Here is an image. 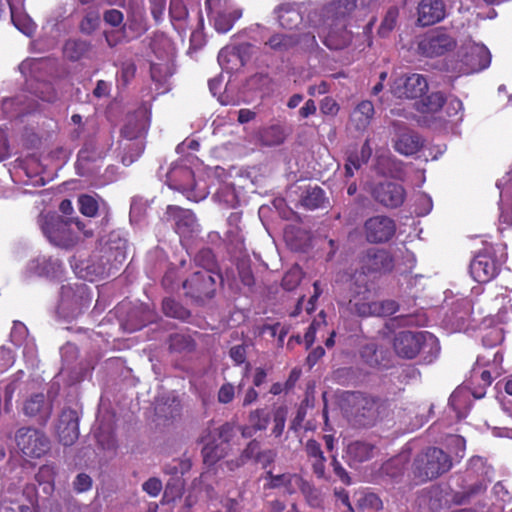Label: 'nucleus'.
Here are the masks:
<instances>
[{
	"label": "nucleus",
	"mask_w": 512,
	"mask_h": 512,
	"mask_svg": "<svg viewBox=\"0 0 512 512\" xmlns=\"http://www.w3.org/2000/svg\"><path fill=\"white\" fill-rule=\"evenodd\" d=\"M73 226L84 237L90 238L93 236V230L88 227L89 223L84 222L77 216L67 219L62 217L52 218L42 225V231L54 245L69 248L76 245L80 240L78 233L73 230Z\"/></svg>",
	"instance_id": "1"
},
{
	"label": "nucleus",
	"mask_w": 512,
	"mask_h": 512,
	"mask_svg": "<svg viewBox=\"0 0 512 512\" xmlns=\"http://www.w3.org/2000/svg\"><path fill=\"white\" fill-rule=\"evenodd\" d=\"M148 126L149 117L146 109L140 108L127 115L126 122L121 130V136L129 142H134L123 145L122 162L124 165L132 164L143 152L144 142L142 138L147 132Z\"/></svg>",
	"instance_id": "2"
},
{
	"label": "nucleus",
	"mask_w": 512,
	"mask_h": 512,
	"mask_svg": "<svg viewBox=\"0 0 512 512\" xmlns=\"http://www.w3.org/2000/svg\"><path fill=\"white\" fill-rule=\"evenodd\" d=\"M452 468L449 454L437 447H427L416 454L412 473L420 482L436 479Z\"/></svg>",
	"instance_id": "3"
},
{
	"label": "nucleus",
	"mask_w": 512,
	"mask_h": 512,
	"mask_svg": "<svg viewBox=\"0 0 512 512\" xmlns=\"http://www.w3.org/2000/svg\"><path fill=\"white\" fill-rule=\"evenodd\" d=\"M356 6L355 0H339L329 7V12L334 15L324 38V44L329 49L339 50L350 44L352 33L347 30L346 18L355 10Z\"/></svg>",
	"instance_id": "4"
},
{
	"label": "nucleus",
	"mask_w": 512,
	"mask_h": 512,
	"mask_svg": "<svg viewBox=\"0 0 512 512\" xmlns=\"http://www.w3.org/2000/svg\"><path fill=\"white\" fill-rule=\"evenodd\" d=\"M349 402L354 409L352 412L354 424L360 427H372L388 417L391 412L387 401L360 393L352 394Z\"/></svg>",
	"instance_id": "5"
},
{
	"label": "nucleus",
	"mask_w": 512,
	"mask_h": 512,
	"mask_svg": "<svg viewBox=\"0 0 512 512\" xmlns=\"http://www.w3.org/2000/svg\"><path fill=\"white\" fill-rule=\"evenodd\" d=\"M394 350L402 358L412 359L420 352L437 355V338L429 332L401 331L394 338Z\"/></svg>",
	"instance_id": "6"
},
{
	"label": "nucleus",
	"mask_w": 512,
	"mask_h": 512,
	"mask_svg": "<svg viewBox=\"0 0 512 512\" xmlns=\"http://www.w3.org/2000/svg\"><path fill=\"white\" fill-rule=\"evenodd\" d=\"M458 60L452 63L451 71L457 75H469L486 69L491 62V54L482 44H469L458 53Z\"/></svg>",
	"instance_id": "7"
},
{
	"label": "nucleus",
	"mask_w": 512,
	"mask_h": 512,
	"mask_svg": "<svg viewBox=\"0 0 512 512\" xmlns=\"http://www.w3.org/2000/svg\"><path fill=\"white\" fill-rule=\"evenodd\" d=\"M222 277L218 272L210 270H198L193 272L182 284L185 295L196 302H204L211 299Z\"/></svg>",
	"instance_id": "8"
},
{
	"label": "nucleus",
	"mask_w": 512,
	"mask_h": 512,
	"mask_svg": "<svg viewBox=\"0 0 512 512\" xmlns=\"http://www.w3.org/2000/svg\"><path fill=\"white\" fill-rule=\"evenodd\" d=\"M16 445L28 457L39 458L50 449L48 437L38 429L22 427L15 434Z\"/></svg>",
	"instance_id": "9"
},
{
	"label": "nucleus",
	"mask_w": 512,
	"mask_h": 512,
	"mask_svg": "<svg viewBox=\"0 0 512 512\" xmlns=\"http://www.w3.org/2000/svg\"><path fill=\"white\" fill-rule=\"evenodd\" d=\"M428 91L426 78L418 73L398 76L391 86V92L398 98L416 99Z\"/></svg>",
	"instance_id": "10"
},
{
	"label": "nucleus",
	"mask_w": 512,
	"mask_h": 512,
	"mask_svg": "<svg viewBox=\"0 0 512 512\" xmlns=\"http://www.w3.org/2000/svg\"><path fill=\"white\" fill-rule=\"evenodd\" d=\"M166 183L170 188L186 193L189 200L197 201L196 195L192 194L197 183L190 167L181 164L173 165L166 173Z\"/></svg>",
	"instance_id": "11"
},
{
	"label": "nucleus",
	"mask_w": 512,
	"mask_h": 512,
	"mask_svg": "<svg viewBox=\"0 0 512 512\" xmlns=\"http://www.w3.org/2000/svg\"><path fill=\"white\" fill-rule=\"evenodd\" d=\"M265 479L268 480L265 487L269 489L283 488L288 494H294L300 490L304 496L314 492L312 486L302 477L295 473H283L274 475L271 471L266 473Z\"/></svg>",
	"instance_id": "12"
},
{
	"label": "nucleus",
	"mask_w": 512,
	"mask_h": 512,
	"mask_svg": "<svg viewBox=\"0 0 512 512\" xmlns=\"http://www.w3.org/2000/svg\"><path fill=\"white\" fill-rule=\"evenodd\" d=\"M366 240L370 243H383L390 240L396 232L393 219L378 215L366 220L364 224Z\"/></svg>",
	"instance_id": "13"
},
{
	"label": "nucleus",
	"mask_w": 512,
	"mask_h": 512,
	"mask_svg": "<svg viewBox=\"0 0 512 512\" xmlns=\"http://www.w3.org/2000/svg\"><path fill=\"white\" fill-rule=\"evenodd\" d=\"M165 218L174 222L175 230L181 237H191L199 231V224L194 213L176 205H168Z\"/></svg>",
	"instance_id": "14"
},
{
	"label": "nucleus",
	"mask_w": 512,
	"mask_h": 512,
	"mask_svg": "<svg viewBox=\"0 0 512 512\" xmlns=\"http://www.w3.org/2000/svg\"><path fill=\"white\" fill-rule=\"evenodd\" d=\"M363 273H389L394 268V259L385 249L370 248L361 257Z\"/></svg>",
	"instance_id": "15"
},
{
	"label": "nucleus",
	"mask_w": 512,
	"mask_h": 512,
	"mask_svg": "<svg viewBox=\"0 0 512 512\" xmlns=\"http://www.w3.org/2000/svg\"><path fill=\"white\" fill-rule=\"evenodd\" d=\"M372 196L377 202L387 208H397L403 204L406 192L401 184L385 181L373 188Z\"/></svg>",
	"instance_id": "16"
},
{
	"label": "nucleus",
	"mask_w": 512,
	"mask_h": 512,
	"mask_svg": "<svg viewBox=\"0 0 512 512\" xmlns=\"http://www.w3.org/2000/svg\"><path fill=\"white\" fill-rule=\"evenodd\" d=\"M57 435L64 446H71L78 439L79 417L75 410L63 409L57 424Z\"/></svg>",
	"instance_id": "17"
},
{
	"label": "nucleus",
	"mask_w": 512,
	"mask_h": 512,
	"mask_svg": "<svg viewBox=\"0 0 512 512\" xmlns=\"http://www.w3.org/2000/svg\"><path fill=\"white\" fill-rule=\"evenodd\" d=\"M499 271L497 261L487 253H480L470 263V273L473 279L479 283L492 280Z\"/></svg>",
	"instance_id": "18"
},
{
	"label": "nucleus",
	"mask_w": 512,
	"mask_h": 512,
	"mask_svg": "<svg viewBox=\"0 0 512 512\" xmlns=\"http://www.w3.org/2000/svg\"><path fill=\"white\" fill-rule=\"evenodd\" d=\"M454 47V39L445 32L433 33L419 43V49L428 57L440 56Z\"/></svg>",
	"instance_id": "19"
},
{
	"label": "nucleus",
	"mask_w": 512,
	"mask_h": 512,
	"mask_svg": "<svg viewBox=\"0 0 512 512\" xmlns=\"http://www.w3.org/2000/svg\"><path fill=\"white\" fill-rule=\"evenodd\" d=\"M445 15L446 5L443 0H421L418 4L417 22L423 27L440 22Z\"/></svg>",
	"instance_id": "20"
},
{
	"label": "nucleus",
	"mask_w": 512,
	"mask_h": 512,
	"mask_svg": "<svg viewBox=\"0 0 512 512\" xmlns=\"http://www.w3.org/2000/svg\"><path fill=\"white\" fill-rule=\"evenodd\" d=\"M396 129L394 148L403 155H412L422 147L421 137L414 131L401 128L398 122L393 124Z\"/></svg>",
	"instance_id": "21"
},
{
	"label": "nucleus",
	"mask_w": 512,
	"mask_h": 512,
	"mask_svg": "<svg viewBox=\"0 0 512 512\" xmlns=\"http://www.w3.org/2000/svg\"><path fill=\"white\" fill-rule=\"evenodd\" d=\"M52 402L42 393L34 394L28 398L23 407L25 415L37 417L40 424H46L52 414Z\"/></svg>",
	"instance_id": "22"
},
{
	"label": "nucleus",
	"mask_w": 512,
	"mask_h": 512,
	"mask_svg": "<svg viewBox=\"0 0 512 512\" xmlns=\"http://www.w3.org/2000/svg\"><path fill=\"white\" fill-rule=\"evenodd\" d=\"M114 257L106 260L103 257V250L100 255H94L86 266L87 277L90 281L94 278H105L114 275L122 264H115Z\"/></svg>",
	"instance_id": "23"
},
{
	"label": "nucleus",
	"mask_w": 512,
	"mask_h": 512,
	"mask_svg": "<svg viewBox=\"0 0 512 512\" xmlns=\"http://www.w3.org/2000/svg\"><path fill=\"white\" fill-rule=\"evenodd\" d=\"M78 209L80 213L86 217L94 218L99 215L100 212L105 214L103 220H107L108 216V205L97 194H80L77 198Z\"/></svg>",
	"instance_id": "24"
},
{
	"label": "nucleus",
	"mask_w": 512,
	"mask_h": 512,
	"mask_svg": "<svg viewBox=\"0 0 512 512\" xmlns=\"http://www.w3.org/2000/svg\"><path fill=\"white\" fill-rule=\"evenodd\" d=\"M127 240L119 232L113 231L103 248V257L111 260L114 257L115 264H123L127 258Z\"/></svg>",
	"instance_id": "25"
},
{
	"label": "nucleus",
	"mask_w": 512,
	"mask_h": 512,
	"mask_svg": "<svg viewBox=\"0 0 512 512\" xmlns=\"http://www.w3.org/2000/svg\"><path fill=\"white\" fill-rule=\"evenodd\" d=\"M86 286L80 285L77 287V294L73 292V289L69 286H63L61 289V308H71V314L73 316L81 312L82 307L86 304L87 299L84 298Z\"/></svg>",
	"instance_id": "26"
},
{
	"label": "nucleus",
	"mask_w": 512,
	"mask_h": 512,
	"mask_svg": "<svg viewBox=\"0 0 512 512\" xmlns=\"http://www.w3.org/2000/svg\"><path fill=\"white\" fill-rule=\"evenodd\" d=\"M462 490L454 492L451 501L455 505L469 504L474 498L485 493L487 483L485 479H478L476 482L468 486L461 485Z\"/></svg>",
	"instance_id": "27"
},
{
	"label": "nucleus",
	"mask_w": 512,
	"mask_h": 512,
	"mask_svg": "<svg viewBox=\"0 0 512 512\" xmlns=\"http://www.w3.org/2000/svg\"><path fill=\"white\" fill-rule=\"evenodd\" d=\"M374 112L372 102L368 100L360 102L351 113V125L358 131H364L370 125Z\"/></svg>",
	"instance_id": "28"
},
{
	"label": "nucleus",
	"mask_w": 512,
	"mask_h": 512,
	"mask_svg": "<svg viewBox=\"0 0 512 512\" xmlns=\"http://www.w3.org/2000/svg\"><path fill=\"white\" fill-rule=\"evenodd\" d=\"M300 42L299 35L296 33L284 34L277 33L272 35L266 42L270 49L278 53L287 52L295 48Z\"/></svg>",
	"instance_id": "29"
},
{
	"label": "nucleus",
	"mask_w": 512,
	"mask_h": 512,
	"mask_svg": "<svg viewBox=\"0 0 512 512\" xmlns=\"http://www.w3.org/2000/svg\"><path fill=\"white\" fill-rule=\"evenodd\" d=\"M277 19L279 24L286 29H293L298 27L302 22V16L300 12L290 4L281 5L277 11Z\"/></svg>",
	"instance_id": "30"
},
{
	"label": "nucleus",
	"mask_w": 512,
	"mask_h": 512,
	"mask_svg": "<svg viewBox=\"0 0 512 512\" xmlns=\"http://www.w3.org/2000/svg\"><path fill=\"white\" fill-rule=\"evenodd\" d=\"M91 43L83 39H69L63 47L64 56L71 61H78L90 51Z\"/></svg>",
	"instance_id": "31"
},
{
	"label": "nucleus",
	"mask_w": 512,
	"mask_h": 512,
	"mask_svg": "<svg viewBox=\"0 0 512 512\" xmlns=\"http://www.w3.org/2000/svg\"><path fill=\"white\" fill-rule=\"evenodd\" d=\"M168 347L171 353H190L195 349V342L190 335L173 333L168 338Z\"/></svg>",
	"instance_id": "32"
},
{
	"label": "nucleus",
	"mask_w": 512,
	"mask_h": 512,
	"mask_svg": "<svg viewBox=\"0 0 512 512\" xmlns=\"http://www.w3.org/2000/svg\"><path fill=\"white\" fill-rule=\"evenodd\" d=\"M241 16L242 12L238 9L218 12L214 18V27L218 32L226 33Z\"/></svg>",
	"instance_id": "33"
},
{
	"label": "nucleus",
	"mask_w": 512,
	"mask_h": 512,
	"mask_svg": "<svg viewBox=\"0 0 512 512\" xmlns=\"http://www.w3.org/2000/svg\"><path fill=\"white\" fill-rule=\"evenodd\" d=\"M373 446L367 442L354 441L347 447V455L350 460L355 462H364L371 458Z\"/></svg>",
	"instance_id": "34"
},
{
	"label": "nucleus",
	"mask_w": 512,
	"mask_h": 512,
	"mask_svg": "<svg viewBox=\"0 0 512 512\" xmlns=\"http://www.w3.org/2000/svg\"><path fill=\"white\" fill-rule=\"evenodd\" d=\"M324 202V191L318 186L308 187L301 196L302 206L310 210L322 207Z\"/></svg>",
	"instance_id": "35"
},
{
	"label": "nucleus",
	"mask_w": 512,
	"mask_h": 512,
	"mask_svg": "<svg viewBox=\"0 0 512 512\" xmlns=\"http://www.w3.org/2000/svg\"><path fill=\"white\" fill-rule=\"evenodd\" d=\"M58 266L57 261H52L44 257L36 258L27 264V272L30 275L48 276L51 270H54Z\"/></svg>",
	"instance_id": "36"
},
{
	"label": "nucleus",
	"mask_w": 512,
	"mask_h": 512,
	"mask_svg": "<svg viewBox=\"0 0 512 512\" xmlns=\"http://www.w3.org/2000/svg\"><path fill=\"white\" fill-rule=\"evenodd\" d=\"M444 103V95L441 92H433L421 100L417 109L422 113H434L439 111Z\"/></svg>",
	"instance_id": "37"
},
{
	"label": "nucleus",
	"mask_w": 512,
	"mask_h": 512,
	"mask_svg": "<svg viewBox=\"0 0 512 512\" xmlns=\"http://www.w3.org/2000/svg\"><path fill=\"white\" fill-rule=\"evenodd\" d=\"M162 310L166 316L179 320H186L190 317V311L171 298L163 300Z\"/></svg>",
	"instance_id": "38"
},
{
	"label": "nucleus",
	"mask_w": 512,
	"mask_h": 512,
	"mask_svg": "<svg viewBox=\"0 0 512 512\" xmlns=\"http://www.w3.org/2000/svg\"><path fill=\"white\" fill-rule=\"evenodd\" d=\"M194 263L196 266L202 268L201 270L217 272L215 256L210 248L200 249L194 256Z\"/></svg>",
	"instance_id": "39"
},
{
	"label": "nucleus",
	"mask_w": 512,
	"mask_h": 512,
	"mask_svg": "<svg viewBox=\"0 0 512 512\" xmlns=\"http://www.w3.org/2000/svg\"><path fill=\"white\" fill-rule=\"evenodd\" d=\"M405 470V458L403 456H398L393 459H390L382 466V471L387 476L396 479L403 475Z\"/></svg>",
	"instance_id": "40"
},
{
	"label": "nucleus",
	"mask_w": 512,
	"mask_h": 512,
	"mask_svg": "<svg viewBox=\"0 0 512 512\" xmlns=\"http://www.w3.org/2000/svg\"><path fill=\"white\" fill-rule=\"evenodd\" d=\"M184 490V480L182 477H171L166 483L164 498L167 501L180 498Z\"/></svg>",
	"instance_id": "41"
},
{
	"label": "nucleus",
	"mask_w": 512,
	"mask_h": 512,
	"mask_svg": "<svg viewBox=\"0 0 512 512\" xmlns=\"http://www.w3.org/2000/svg\"><path fill=\"white\" fill-rule=\"evenodd\" d=\"M232 54H236L231 46L224 47L220 50L218 54V62L222 66V68L226 70H234L242 67L240 61L237 58H234Z\"/></svg>",
	"instance_id": "42"
},
{
	"label": "nucleus",
	"mask_w": 512,
	"mask_h": 512,
	"mask_svg": "<svg viewBox=\"0 0 512 512\" xmlns=\"http://www.w3.org/2000/svg\"><path fill=\"white\" fill-rule=\"evenodd\" d=\"M361 358L370 367H377L380 365L382 356L378 352L377 346L374 343H368L361 348Z\"/></svg>",
	"instance_id": "43"
},
{
	"label": "nucleus",
	"mask_w": 512,
	"mask_h": 512,
	"mask_svg": "<svg viewBox=\"0 0 512 512\" xmlns=\"http://www.w3.org/2000/svg\"><path fill=\"white\" fill-rule=\"evenodd\" d=\"M489 473V467L485 465V461L483 458L479 456H474L469 460V466L467 470V478L470 480L474 474L481 477V479H485V477Z\"/></svg>",
	"instance_id": "44"
},
{
	"label": "nucleus",
	"mask_w": 512,
	"mask_h": 512,
	"mask_svg": "<svg viewBox=\"0 0 512 512\" xmlns=\"http://www.w3.org/2000/svg\"><path fill=\"white\" fill-rule=\"evenodd\" d=\"M284 138V133L279 126H271L263 132L261 140L266 146H276L283 143Z\"/></svg>",
	"instance_id": "45"
},
{
	"label": "nucleus",
	"mask_w": 512,
	"mask_h": 512,
	"mask_svg": "<svg viewBox=\"0 0 512 512\" xmlns=\"http://www.w3.org/2000/svg\"><path fill=\"white\" fill-rule=\"evenodd\" d=\"M357 504L362 509L381 510L383 502L375 493H363L357 498Z\"/></svg>",
	"instance_id": "46"
},
{
	"label": "nucleus",
	"mask_w": 512,
	"mask_h": 512,
	"mask_svg": "<svg viewBox=\"0 0 512 512\" xmlns=\"http://www.w3.org/2000/svg\"><path fill=\"white\" fill-rule=\"evenodd\" d=\"M269 421L270 416L264 409H255L249 414V423L258 431L265 430Z\"/></svg>",
	"instance_id": "47"
},
{
	"label": "nucleus",
	"mask_w": 512,
	"mask_h": 512,
	"mask_svg": "<svg viewBox=\"0 0 512 512\" xmlns=\"http://www.w3.org/2000/svg\"><path fill=\"white\" fill-rule=\"evenodd\" d=\"M151 78L155 82H165L168 77L173 74V71L168 63L151 64L150 67Z\"/></svg>",
	"instance_id": "48"
},
{
	"label": "nucleus",
	"mask_w": 512,
	"mask_h": 512,
	"mask_svg": "<svg viewBox=\"0 0 512 512\" xmlns=\"http://www.w3.org/2000/svg\"><path fill=\"white\" fill-rule=\"evenodd\" d=\"M261 450L260 443L257 440H252L248 443L246 448L242 451L239 459L238 466L244 465L249 460L256 461L258 454Z\"/></svg>",
	"instance_id": "49"
},
{
	"label": "nucleus",
	"mask_w": 512,
	"mask_h": 512,
	"mask_svg": "<svg viewBox=\"0 0 512 512\" xmlns=\"http://www.w3.org/2000/svg\"><path fill=\"white\" fill-rule=\"evenodd\" d=\"M398 305L393 300L374 301V316H389L394 314Z\"/></svg>",
	"instance_id": "50"
},
{
	"label": "nucleus",
	"mask_w": 512,
	"mask_h": 512,
	"mask_svg": "<svg viewBox=\"0 0 512 512\" xmlns=\"http://www.w3.org/2000/svg\"><path fill=\"white\" fill-rule=\"evenodd\" d=\"M301 281V272L293 269L287 272L282 279V286L287 291L294 290Z\"/></svg>",
	"instance_id": "51"
},
{
	"label": "nucleus",
	"mask_w": 512,
	"mask_h": 512,
	"mask_svg": "<svg viewBox=\"0 0 512 512\" xmlns=\"http://www.w3.org/2000/svg\"><path fill=\"white\" fill-rule=\"evenodd\" d=\"M99 25V16L96 13H87L80 23V30L85 34H91Z\"/></svg>",
	"instance_id": "52"
},
{
	"label": "nucleus",
	"mask_w": 512,
	"mask_h": 512,
	"mask_svg": "<svg viewBox=\"0 0 512 512\" xmlns=\"http://www.w3.org/2000/svg\"><path fill=\"white\" fill-rule=\"evenodd\" d=\"M236 54H232L234 58L239 59L240 64L244 66L250 59L252 54V45L249 43H242L237 46H231Z\"/></svg>",
	"instance_id": "53"
},
{
	"label": "nucleus",
	"mask_w": 512,
	"mask_h": 512,
	"mask_svg": "<svg viewBox=\"0 0 512 512\" xmlns=\"http://www.w3.org/2000/svg\"><path fill=\"white\" fill-rule=\"evenodd\" d=\"M142 489L151 497H157L163 489L162 481L157 477H151L142 484Z\"/></svg>",
	"instance_id": "54"
},
{
	"label": "nucleus",
	"mask_w": 512,
	"mask_h": 512,
	"mask_svg": "<svg viewBox=\"0 0 512 512\" xmlns=\"http://www.w3.org/2000/svg\"><path fill=\"white\" fill-rule=\"evenodd\" d=\"M235 387L233 384L227 382L224 383L218 391L217 399L221 404L231 403L235 397Z\"/></svg>",
	"instance_id": "55"
},
{
	"label": "nucleus",
	"mask_w": 512,
	"mask_h": 512,
	"mask_svg": "<svg viewBox=\"0 0 512 512\" xmlns=\"http://www.w3.org/2000/svg\"><path fill=\"white\" fill-rule=\"evenodd\" d=\"M103 20L112 27H118L123 23L124 16L118 9H109L104 12Z\"/></svg>",
	"instance_id": "56"
},
{
	"label": "nucleus",
	"mask_w": 512,
	"mask_h": 512,
	"mask_svg": "<svg viewBox=\"0 0 512 512\" xmlns=\"http://www.w3.org/2000/svg\"><path fill=\"white\" fill-rule=\"evenodd\" d=\"M396 18H397V11L396 10H389L381 23V26L379 28V33L382 35H385L386 33H389L396 24Z\"/></svg>",
	"instance_id": "57"
},
{
	"label": "nucleus",
	"mask_w": 512,
	"mask_h": 512,
	"mask_svg": "<svg viewBox=\"0 0 512 512\" xmlns=\"http://www.w3.org/2000/svg\"><path fill=\"white\" fill-rule=\"evenodd\" d=\"M312 466L313 473L320 479H327L326 475V469H325V462L326 458L324 457V454L321 455L319 458H313L309 460Z\"/></svg>",
	"instance_id": "58"
},
{
	"label": "nucleus",
	"mask_w": 512,
	"mask_h": 512,
	"mask_svg": "<svg viewBox=\"0 0 512 512\" xmlns=\"http://www.w3.org/2000/svg\"><path fill=\"white\" fill-rule=\"evenodd\" d=\"M320 110L325 115L334 116L339 111V105L331 97H325L320 103Z\"/></svg>",
	"instance_id": "59"
},
{
	"label": "nucleus",
	"mask_w": 512,
	"mask_h": 512,
	"mask_svg": "<svg viewBox=\"0 0 512 512\" xmlns=\"http://www.w3.org/2000/svg\"><path fill=\"white\" fill-rule=\"evenodd\" d=\"M304 449L308 457V460L313 458H319L321 455H323L321 445L314 439H309L306 442Z\"/></svg>",
	"instance_id": "60"
},
{
	"label": "nucleus",
	"mask_w": 512,
	"mask_h": 512,
	"mask_svg": "<svg viewBox=\"0 0 512 512\" xmlns=\"http://www.w3.org/2000/svg\"><path fill=\"white\" fill-rule=\"evenodd\" d=\"M246 347L244 344L231 347L229 355L237 365L246 361Z\"/></svg>",
	"instance_id": "61"
},
{
	"label": "nucleus",
	"mask_w": 512,
	"mask_h": 512,
	"mask_svg": "<svg viewBox=\"0 0 512 512\" xmlns=\"http://www.w3.org/2000/svg\"><path fill=\"white\" fill-rule=\"evenodd\" d=\"M216 431L219 439L224 443H228L234 436V425L226 422L219 426Z\"/></svg>",
	"instance_id": "62"
},
{
	"label": "nucleus",
	"mask_w": 512,
	"mask_h": 512,
	"mask_svg": "<svg viewBox=\"0 0 512 512\" xmlns=\"http://www.w3.org/2000/svg\"><path fill=\"white\" fill-rule=\"evenodd\" d=\"M285 421H286V418L282 411H277L274 414V426L272 428V434L275 437H279L282 435V433L284 431V427H285Z\"/></svg>",
	"instance_id": "63"
},
{
	"label": "nucleus",
	"mask_w": 512,
	"mask_h": 512,
	"mask_svg": "<svg viewBox=\"0 0 512 512\" xmlns=\"http://www.w3.org/2000/svg\"><path fill=\"white\" fill-rule=\"evenodd\" d=\"M204 461L207 463H214L217 461L222 455L218 452L217 447L207 443L202 450Z\"/></svg>",
	"instance_id": "64"
}]
</instances>
